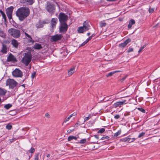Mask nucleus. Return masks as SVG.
<instances>
[{
	"instance_id": "7c9ffc66",
	"label": "nucleus",
	"mask_w": 160,
	"mask_h": 160,
	"mask_svg": "<svg viewBox=\"0 0 160 160\" xmlns=\"http://www.w3.org/2000/svg\"><path fill=\"white\" fill-rule=\"evenodd\" d=\"M86 139H83L80 141L79 143L81 144H84L86 142Z\"/></svg>"
},
{
	"instance_id": "49530a36",
	"label": "nucleus",
	"mask_w": 160,
	"mask_h": 160,
	"mask_svg": "<svg viewBox=\"0 0 160 160\" xmlns=\"http://www.w3.org/2000/svg\"><path fill=\"white\" fill-rule=\"evenodd\" d=\"M127 138H125L121 139V141L124 142H127Z\"/></svg>"
},
{
	"instance_id": "2eb2a0df",
	"label": "nucleus",
	"mask_w": 160,
	"mask_h": 160,
	"mask_svg": "<svg viewBox=\"0 0 160 160\" xmlns=\"http://www.w3.org/2000/svg\"><path fill=\"white\" fill-rule=\"evenodd\" d=\"M2 48L1 50V52L4 54L6 53L7 52L8 48L4 42L2 43Z\"/></svg>"
},
{
	"instance_id": "6e6d98bb",
	"label": "nucleus",
	"mask_w": 160,
	"mask_h": 160,
	"mask_svg": "<svg viewBox=\"0 0 160 160\" xmlns=\"http://www.w3.org/2000/svg\"><path fill=\"white\" fill-rule=\"evenodd\" d=\"M120 118L119 115H117L114 116V118L116 119H118Z\"/></svg>"
},
{
	"instance_id": "338daca9",
	"label": "nucleus",
	"mask_w": 160,
	"mask_h": 160,
	"mask_svg": "<svg viewBox=\"0 0 160 160\" xmlns=\"http://www.w3.org/2000/svg\"><path fill=\"white\" fill-rule=\"evenodd\" d=\"M90 32L88 33L87 34V35L88 36H89L90 35Z\"/></svg>"
},
{
	"instance_id": "f03ea898",
	"label": "nucleus",
	"mask_w": 160,
	"mask_h": 160,
	"mask_svg": "<svg viewBox=\"0 0 160 160\" xmlns=\"http://www.w3.org/2000/svg\"><path fill=\"white\" fill-rule=\"evenodd\" d=\"M23 55V57L21 60V62L26 66H27L31 60L32 54L30 52H28L24 53Z\"/></svg>"
},
{
	"instance_id": "5fc2aeb1",
	"label": "nucleus",
	"mask_w": 160,
	"mask_h": 160,
	"mask_svg": "<svg viewBox=\"0 0 160 160\" xmlns=\"http://www.w3.org/2000/svg\"><path fill=\"white\" fill-rule=\"evenodd\" d=\"M87 43V42H86L85 41L84 42H83L81 44V45H80L81 46H84L85 44H86Z\"/></svg>"
},
{
	"instance_id": "f257e3e1",
	"label": "nucleus",
	"mask_w": 160,
	"mask_h": 160,
	"mask_svg": "<svg viewBox=\"0 0 160 160\" xmlns=\"http://www.w3.org/2000/svg\"><path fill=\"white\" fill-rule=\"evenodd\" d=\"M30 11L27 7H21L18 8L16 12L17 16L21 21H23L30 14Z\"/></svg>"
},
{
	"instance_id": "c756f323",
	"label": "nucleus",
	"mask_w": 160,
	"mask_h": 160,
	"mask_svg": "<svg viewBox=\"0 0 160 160\" xmlns=\"http://www.w3.org/2000/svg\"><path fill=\"white\" fill-rule=\"evenodd\" d=\"M6 127L7 129L10 130L12 128V126L10 124H8L6 125Z\"/></svg>"
},
{
	"instance_id": "69168bd1",
	"label": "nucleus",
	"mask_w": 160,
	"mask_h": 160,
	"mask_svg": "<svg viewBox=\"0 0 160 160\" xmlns=\"http://www.w3.org/2000/svg\"><path fill=\"white\" fill-rule=\"evenodd\" d=\"M0 12L1 13V14L4 12H3L1 9H0Z\"/></svg>"
},
{
	"instance_id": "bb28decb",
	"label": "nucleus",
	"mask_w": 160,
	"mask_h": 160,
	"mask_svg": "<svg viewBox=\"0 0 160 160\" xmlns=\"http://www.w3.org/2000/svg\"><path fill=\"white\" fill-rule=\"evenodd\" d=\"M0 36L2 38H5L6 34L4 33L1 30L0 31Z\"/></svg>"
},
{
	"instance_id": "7ed1b4c3",
	"label": "nucleus",
	"mask_w": 160,
	"mask_h": 160,
	"mask_svg": "<svg viewBox=\"0 0 160 160\" xmlns=\"http://www.w3.org/2000/svg\"><path fill=\"white\" fill-rule=\"evenodd\" d=\"M8 32L12 36L15 38H18L21 35L20 31L15 28L9 29L8 30Z\"/></svg>"
},
{
	"instance_id": "79ce46f5",
	"label": "nucleus",
	"mask_w": 160,
	"mask_h": 160,
	"mask_svg": "<svg viewBox=\"0 0 160 160\" xmlns=\"http://www.w3.org/2000/svg\"><path fill=\"white\" fill-rule=\"evenodd\" d=\"M29 151L31 153H33L35 152V149L34 148H31L30 149Z\"/></svg>"
},
{
	"instance_id": "37998d69",
	"label": "nucleus",
	"mask_w": 160,
	"mask_h": 160,
	"mask_svg": "<svg viewBox=\"0 0 160 160\" xmlns=\"http://www.w3.org/2000/svg\"><path fill=\"white\" fill-rule=\"evenodd\" d=\"M70 118L69 117L67 118H66L63 121V123H66L68 121Z\"/></svg>"
},
{
	"instance_id": "e433bc0d",
	"label": "nucleus",
	"mask_w": 160,
	"mask_h": 160,
	"mask_svg": "<svg viewBox=\"0 0 160 160\" xmlns=\"http://www.w3.org/2000/svg\"><path fill=\"white\" fill-rule=\"evenodd\" d=\"M39 154V153H38L37 154H36L35 155L34 160H38V156Z\"/></svg>"
},
{
	"instance_id": "a878e982",
	"label": "nucleus",
	"mask_w": 160,
	"mask_h": 160,
	"mask_svg": "<svg viewBox=\"0 0 160 160\" xmlns=\"http://www.w3.org/2000/svg\"><path fill=\"white\" fill-rule=\"evenodd\" d=\"M12 104H8L5 105L4 106V108L6 109H8L12 107Z\"/></svg>"
},
{
	"instance_id": "680f3d73",
	"label": "nucleus",
	"mask_w": 160,
	"mask_h": 160,
	"mask_svg": "<svg viewBox=\"0 0 160 160\" xmlns=\"http://www.w3.org/2000/svg\"><path fill=\"white\" fill-rule=\"evenodd\" d=\"M94 137L96 138L97 139H98L99 138V137L97 135H95L94 136Z\"/></svg>"
},
{
	"instance_id": "b1692460",
	"label": "nucleus",
	"mask_w": 160,
	"mask_h": 160,
	"mask_svg": "<svg viewBox=\"0 0 160 160\" xmlns=\"http://www.w3.org/2000/svg\"><path fill=\"white\" fill-rule=\"evenodd\" d=\"M78 31L79 33H82L86 31H85L84 28L83 27H80L78 28Z\"/></svg>"
},
{
	"instance_id": "c03bdc74",
	"label": "nucleus",
	"mask_w": 160,
	"mask_h": 160,
	"mask_svg": "<svg viewBox=\"0 0 160 160\" xmlns=\"http://www.w3.org/2000/svg\"><path fill=\"white\" fill-rule=\"evenodd\" d=\"M148 11L149 13H152L154 11V9L152 8H150L148 10Z\"/></svg>"
},
{
	"instance_id": "cd10ccee",
	"label": "nucleus",
	"mask_w": 160,
	"mask_h": 160,
	"mask_svg": "<svg viewBox=\"0 0 160 160\" xmlns=\"http://www.w3.org/2000/svg\"><path fill=\"white\" fill-rule=\"evenodd\" d=\"M121 132V130H119L118 131V132H116V133H115L114 134V135L113 136L114 137H116L117 136H118V135H120Z\"/></svg>"
},
{
	"instance_id": "f8f14e48",
	"label": "nucleus",
	"mask_w": 160,
	"mask_h": 160,
	"mask_svg": "<svg viewBox=\"0 0 160 160\" xmlns=\"http://www.w3.org/2000/svg\"><path fill=\"white\" fill-rule=\"evenodd\" d=\"M7 61L13 62H16L17 60L15 57L11 53H10L7 57Z\"/></svg>"
},
{
	"instance_id": "473e14b6",
	"label": "nucleus",
	"mask_w": 160,
	"mask_h": 160,
	"mask_svg": "<svg viewBox=\"0 0 160 160\" xmlns=\"http://www.w3.org/2000/svg\"><path fill=\"white\" fill-rule=\"evenodd\" d=\"M91 116L90 114H89L88 117H85L84 118V122H85L88 120L90 118H91Z\"/></svg>"
},
{
	"instance_id": "ea45409f",
	"label": "nucleus",
	"mask_w": 160,
	"mask_h": 160,
	"mask_svg": "<svg viewBox=\"0 0 160 160\" xmlns=\"http://www.w3.org/2000/svg\"><path fill=\"white\" fill-rule=\"evenodd\" d=\"M138 109L143 113H145V110L142 108H138Z\"/></svg>"
},
{
	"instance_id": "13d9d810",
	"label": "nucleus",
	"mask_w": 160,
	"mask_h": 160,
	"mask_svg": "<svg viewBox=\"0 0 160 160\" xmlns=\"http://www.w3.org/2000/svg\"><path fill=\"white\" fill-rule=\"evenodd\" d=\"M136 139V138H133L131 139V141H130V142H133Z\"/></svg>"
},
{
	"instance_id": "1a4fd4ad",
	"label": "nucleus",
	"mask_w": 160,
	"mask_h": 160,
	"mask_svg": "<svg viewBox=\"0 0 160 160\" xmlns=\"http://www.w3.org/2000/svg\"><path fill=\"white\" fill-rule=\"evenodd\" d=\"M13 7L11 6L6 9V12L7 16L9 20L12 19V14L13 9Z\"/></svg>"
},
{
	"instance_id": "052dcab7",
	"label": "nucleus",
	"mask_w": 160,
	"mask_h": 160,
	"mask_svg": "<svg viewBox=\"0 0 160 160\" xmlns=\"http://www.w3.org/2000/svg\"><path fill=\"white\" fill-rule=\"evenodd\" d=\"M78 123H77L75 124V125H74V127H78Z\"/></svg>"
},
{
	"instance_id": "9d476101",
	"label": "nucleus",
	"mask_w": 160,
	"mask_h": 160,
	"mask_svg": "<svg viewBox=\"0 0 160 160\" xmlns=\"http://www.w3.org/2000/svg\"><path fill=\"white\" fill-rule=\"evenodd\" d=\"M20 2L23 5H31L33 3L34 0H21Z\"/></svg>"
},
{
	"instance_id": "f3484780",
	"label": "nucleus",
	"mask_w": 160,
	"mask_h": 160,
	"mask_svg": "<svg viewBox=\"0 0 160 160\" xmlns=\"http://www.w3.org/2000/svg\"><path fill=\"white\" fill-rule=\"evenodd\" d=\"M57 21L58 19L57 18H53L52 19L51 23L52 28H54L55 27Z\"/></svg>"
},
{
	"instance_id": "a19ab883",
	"label": "nucleus",
	"mask_w": 160,
	"mask_h": 160,
	"mask_svg": "<svg viewBox=\"0 0 160 160\" xmlns=\"http://www.w3.org/2000/svg\"><path fill=\"white\" fill-rule=\"evenodd\" d=\"M109 138V137L108 136H105V137H102L101 138V139L102 140H104V139H108Z\"/></svg>"
},
{
	"instance_id": "8fccbe9b",
	"label": "nucleus",
	"mask_w": 160,
	"mask_h": 160,
	"mask_svg": "<svg viewBox=\"0 0 160 160\" xmlns=\"http://www.w3.org/2000/svg\"><path fill=\"white\" fill-rule=\"evenodd\" d=\"M126 78V76H125V77L123 78H122V79H121L120 80V82H122L123 81H124V80Z\"/></svg>"
},
{
	"instance_id": "4d7b16f0",
	"label": "nucleus",
	"mask_w": 160,
	"mask_h": 160,
	"mask_svg": "<svg viewBox=\"0 0 160 160\" xmlns=\"http://www.w3.org/2000/svg\"><path fill=\"white\" fill-rule=\"evenodd\" d=\"M45 116L46 117L49 118L50 117V115L48 113H47L45 114Z\"/></svg>"
},
{
	"instance_id": "603ef678",
	"label": "nucleus",
	"mask_w": 160,
	"mask_h": 160,
	"mask_svg": "<svg viewBox=\"0 0 160 160\" xmlns=\"http://www.w3.org/2000/svg\"><path fill=\"white\" fill-rule=\"evenodd\" d=\"M76 115V113H73L72 114H71L69 116V118H71L72 117V116H75Z\"/></svg>"
},
{
	"instance_id": "2f4dec72",
	"label": "nucleus",
	"mask_w": 160,
	"mask_h": 160,
	"mask_svg": "<svg viewBox=\"0 0 160 160\" xmlns=\"http://www.w3.org/2000/svg\"><path fill=\"white\" fill-rule=\"evenodd\" d=\"M114 71L111 72L109 73H108L107 75H106V76L107 77L112 76L113 74H114Z\"/></svg>"
},
{
	"instance_id": "3c124183",
	"label": "nucleus",
	"mask_w": 160,
	"mask_h": 160,
	"mask_svg": "<svg viewBox=\"0 0 160 160\" xmlns=\"http://www.w3.org/2000/svg\"><path fill=\"white\" fill-rule=\"evenodd\" d=\"M74 131V129H68L67 130V132L68 133H70L72 132L73 131Z\"/></svg>"
},
{
	"instance_id": "423d86ee",
	"label": "nucleus",
	"mask_w": 160,
	"mask_h": 160,
	"mask_svg": "<svg viewBox=\"0 0 160 160\" xmlns=\"http://www.w3.org/2000/svg\"><path fill=\"white\" fill-rule=\"evenodd\" d=\"M17 84V82L13 79L9 78L6 81V85L8 86L10 88H14Z\"/></svg>"
},
{
	"instance_id": "a18cd8bd",
	"label": "nucleus",
	"mask_w": 160,
	"mask_h": 160,
	"mask_svg": "<svg viewBox=\"0 0 160 160\" xmlns=\"http://www.w3.org/2000/svg\"><path fill=\"white\" fill-rule=\"evenodd\" d=\"M36 75V73L35 72L32 73V75H31V77H32V79L33 78H34L35 77Z\"/></svg>"
},
{
	"instance_id": "c9c22d12",
	"label": "nucleus",
	"mask_w": 160,
	"mask_h": 160,
	"mask_svg": "<svg viewBox=\"0 0 160 160\" xmlns=\"http://www.w3.org/2000/svg\"><path fill=\"white\" fill-rule=\"evenodd\" d=\"M146 47V45L145 44L142 47H141L140 49L138 51V53H140L142 51V49L145 47Z\"/></svg>"
},
{
	"instance_id": "6ab92c4d",
	"label": "nucleus",
	"mask_w": 160,
	"mask_h": 160,
	"mask_svg": "<svg viewBox=\"0 0 160 160\" xmlns=\"http://www.w3.org/2000/svg\"><path fill=\"white\" fill-rule=\"evenodd\" d=\"M33 47L35 49L40 50L42 48L41 45L38 43H35Z\"/></svg>"
},
{
	"instance_id": "a211bd4d",
	"label": "nucleus",
	"mask_w": 160,
	"mask_h": 160,
	"mask_svg": "<svg viewBox=\"0 0 160 160\" xmlns=\"http://www.w3.org/2000/svg\"><path fill=\"white\" fill-rule=\"evenodd\" d=\"M11 44L15 48H17L18 47L19 43L16 40L12 39L11 41Z\"/></svg>"
},
{
	"instance_id": "dca6fc26",
	"label": "nucleus",
	"mask_w": 160,
	"mask_h": 160,
	"mask_svg": "<svg viewBox=\"0 0 160 160\" xmlns=\"http://www.w3.org/2000/svg\"><path fill=\"white\" fill-rule=\"evenodd\" d=\"M89 22L88 21H85L83 23V27L84 28L85 31H88L90 27Z\"/></svg>"
},
{
	"instance_id": "09e8293b",
	"label": "nucleus",
	"mask_w": 160,
	"mask_h": 160,
	"mask_svg": "<svg viewBox=\"0 0 160 160\" xmlns=\"http://www.w3.org/2000/svg\"><path fill=\"white\" fill-rule=\"evenodd\" d=\"M92 36H91L89 37L86 41V42H87V43L92 38Z\"/></svg>"
},
{
	"instance_id": "9b49d317",
	"label": "nucleus",
	"mask_w": 160,
	"mask_h": 160,
	"mask_svg": "<svg viewBox=\"0 0 160 160\" xmlns=\"http://www.w3.org/2000/svg\"><path fill=\"white\" fill-rule=\"evenodd\" d=\"M62 37V35L57 34L51 37V40L54 42L60 40Z\"/></svg>"
},
{
	"instance_id": "4468645a",
	"label": "nucleus",
	"mask_w": 160,
	"mask_h": 160,
	"mask_svg": "<svg viewBox=\"0 0 160 160\" xmlns=\"http://www.w3.org/2000/svg\"><path fill=\"white\" fill-rule=\"evenodd\" d=\"M131 42V39L130 38H128L126 40L123 42L122 43L119 44V47L122 48H123L127 44Z\"/></svg>"
},
{
	"instance_id": "e2e57ef3",
	"label": "nucleus",
	"mask_w": 160,
	"mask_h": 160,
	"mask_svg": "<svg viewBox=\"0 0 160 160\" xmlns=\"http://www.w3.org/2000/svg\"><path fill=\"white\" fill-rule=\"evenodd\" d=\"M51 155L50 154H48L47 155V158H49L50 157Z\"/></svg>"
},
{
	"instance_id": "393cba45",
	"label": "nucleus",
	"mask_w": 160,
	"mask_h": 160,
	"mask_svg": "<svg viewBox=\"0 0 160 160\" xmlns=\"http://www.w3.org/2000/svg\"><path fill=\"white\" fill-rule=\"evenodd\" d=\"M78 138L74 136H69L68 137V141H71L73 139L77 140Z\"/></svg>"
},
{
	"instance_id": "bf43d9fd",
	"label": "nucleus",
	"mask_w": 160,
	"mask_h": 160,
	"mask_svg": "<svg viewBox=\"0 0 160 160\" xmlns=\"http://www.w3.org/2000/svg\"><path fill=\"white\" fill-rule=\"evenodd\" d=\"M37 26L38 28H40L42 27V26L41 25V24L40 25H37Z\"/></svg>"
},
{
	"instance_id": "864d4df0",
	"label": "nucleus",
	"mask_w": 160,
	"mask_h": 160,
	"mask_svg": "<svg viewBox=\"0 0 160 160\" xmlns=\"http://www.w3.org/2000/svg\"><path fill=\"white\" fill-rule=\"evenodd\" d=\"M76 115V113H73L72 114H71L69 116V118H71L72 117V116H75Z\"/></svg>"
},
{
	"instance_id": "4be33fe9",
	"label": "nucleus",
	"mask_w": 160,
	"mask_h": 160,
	"mask_svg": "<svg viewBox=\"0 0 160 160\" xmlns=\"http://www.w3.org/2000/svg\"><path fill=\"white\" fill-rule=\"evenodd\" d=\"M25 34L26 37H27L28 39V42H32V38L31 36L26 32H25Z\"/></svg>"
},
{
	"instance_id": "58836bf2",
	"label": "nucleus",
	"mask_w": 160,
	"mask_h": 160,
	"mask_svg": "<svg viewBox=\"0 0 160 160\" xmlns=\"http://www.w3.org/2000/svg\"><path fill=\"white\" fill-rule=\"evenodd\" d=\"M133 51V49L132 48H131V47H129V48L128 50L127 51V52H128L129 53L130 52H132V51Z\"/></svg>"
},
{
	"instance_id": "39448f33",
	"label": "nucleus",
	"mask_w": 160,
	"mask_h": 160,
	"mask_svg": "<svg viewBox=\"0 0 160 160\" xmlns=\"http://www.w3.org/2000/svg\"><path fill=\"white\" fill-rule=\"evenodd\" d=\"M68 26L66 22L60 23L59 27V32L61 33H65L67 31Z\"/></svg>"
},
{
	"instance_id": "20e7f679",
	"label": "nucleus",
	"mask_w": 160,
	"mask_h": 160,
	"mask_svg": "<svg viewBox=\"0 0 160 160\" xmlns=\"http://www.w3.org/2000/svg\"><path fill=\"white\" fill-rule=\"evenodd\" d=\"M46 8L49 12L51 13H53L55 11V7L53 4L50 3L49 2H47Z\"/></svg>"
},
{
	"instance_id": "0eeeda50",
	"label": "nucleus",
	"mask_w": 160,
	"mask_h": 160,
	"mask_svg": "<svg viewBox=\"0 0 160 160\" xmlns=\"http://www.w3.org/2000/svg\"><path fill=\"white\" fill-rule=\"evenodd\" d=\"M68 17L67 15L65 14L64 13L60 12L58 17V19L60 23L66 22L67 20Z\"/></svg>"
},
{
	"instance_id": "c85d7f7f",
	"label": "nucleus",
	"mask_w": 160,
	"mask_h": 160,
	"mask_svg": "<svg viewBox=\"0 0 160 160\" xmlns=\"http://www.w3.org/2000/svg\"><path fill=\"white\" fill-rule=\"evenodd\" d=\"M99 23L100 26L101 27H104L106 25V23L105 22L103 21H101V22H100Z\"/></svg>"
},
{
	"instance_id": "de8ad7c7",
	"label": "nucleus",
	"mask_w": 160,
	"mask_h": 160,
	"mask_svg": "<svg viewBox=\"0 0 160 160\" xmlns=\"http://www.w3.org/2000/svg\"><path fill=\"white\" fill-rule=\"evenodd\" d=\"M127 142H131L130 141H131V138L129 137V136H128L127 137Z\"/></svg>"
},
{
	"instance_id": "412c9836",
	"label": "nucleus",
	"mask_w": 160,
	"mask_h": 160,
	"mask_svg": "<svg viewBox=\"0 0 160 160\" xmlns=\"http://www.w3.org/2000/svg\"><path fill=\"white\" fill-rule=\"evenodd\" d=\"M135 21L133 19H132L130 20L129 22V23L128 25V27L129 28H130L132 25L134 24L135 23Z\"/></svg>"
},
{
	"instance_id": "4c0bfd02",
	"label": "nucleus",
	"mask_w": 160,
	"mask_h": 160,
	"mask_svg": "<svg viewBox=\"0 0 160 160\" xmlns=\"http://www.w3.org/2000/svg\"><path fill=\"white\" fill-rule=\"evenodd\" d=\"M105 129L104 128H101L98 132V133H102L105 131Z\"/></svg>"
},
{
	"instance_id": "72a5a7b5",
	"label": "nucleus",
	"mask_w": 160,
	"mask_h": 160,
	"mask_svg": "<svg viewBox=\"0 0 160 160\" xmlns=\"http://www.w3.org/2000/svg\"><path fill=\"white\" fill-rule=\"evenodd\" d=\"M145 134V132H142L140 133L139 135H138V138H140L143 136Z\"/></svg>"
},
{
	"instance_id": "f704fd0d",
	"label": "nucleus",
	"mask_w": 160,
	"mask_h": 160,
	"mask_svg": "<svg viewBox=\"0 0 160 160\" xmlns=\"http://www.w3.org/2000/svg\"><path fill=\"white\" fill-rule=\"evenodd\" d=\"M1 15H2L4 21H6V17L5 13L4 12H3V13L1 14Z\"/></svg>"
},
{
	"instance_id": "ddd939ff",
	"label": "nucleus",
	"mask_w": 160,
	"mask_h": 160,
	"mask_svg": "<svg viewBox=\"0 0 160 160\" xmlns=\"http://www.w3.org/2000/svg\"><path fill=\"white\" fill-rule=\"evenodd\" d=\"M126 100H123L122 101L118 102L113 104V107L115 108H117L118 107H120L124 104H126Z\"/></svg>"
},
{
	"instance_id": "6e6552de",
	"label": "nucleus",
	"mask_w": 160,
	"mask_h": 160,
	"mask_svg": "<svg viewBox=\"0 0 160 160\" xmlns=\"http://www.w3.org/2000/svg\"><path fill=\"white\" fill-rule=\"evenodd\" d=\"M12 75L14 77L21 78L23 76V73L21 70L16 68L12 72Z\"/></svg>"
},
{
	"instance_id": "0e129e2a",
	"label": "nucleus",
	"mask_w": 160,
	"mask_h": 160,
	"mask_svg": "<svg viewBox=\"0 0 160 160\" xmlns=\"http://www.w3.org/2000/svg\"><path fill=\"white\" fill-rule=\"evenodd\" d=\"M120 72V71H114V73H116V72Z\"/></svg>"
},
{
	"instance_id": "aec40b11",
	"label": "nucleus",
	"mask_w": 160,
	"mask_h": 160,
	"mask_svg": "<svg viewBox=\"0 0 160 160\" xmlns=\"http://www.w3.org/2000/svg\"><path fill=\"white\" fill-rule=\"evenodd\" d=\"M7 90L4 88H0V96H2L5 95Z\"/></svg>"
},
{
	"instance_id": "5701e85b",
	"label": "nucleus",
	"mask_w": 160,
	"mask_h": 160,
	"mask_svg": "<svg viewBox=\"0 0 160 160\" xmlns=\"http://www.w3.org/2000/svg\"><path fill=\"white\" fill-rule=\"evenodd\" d=\"M75 68H70L68 72V75L69 76L72 75L74 72Z\"/></svg>"
},
{
	"instance_id": "774afa93",
	"label": "nucleus",
	"mask_w": 160,
	"mask_h": 160,
	"mask_svg": "<svg viewBox=\"0 0 160 160\" xmlns=\"http://www.w3.org/2000/svg\"><path fill=\"white\" fill-rule=\"evenodd\" d=\"M158 24H157L155 26H154L153 27H156L158 25Z\"/></svg>"
}]
</instances>
